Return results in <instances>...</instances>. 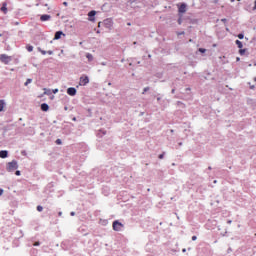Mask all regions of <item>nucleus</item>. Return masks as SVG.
Instances as JSON below:
<instances>
[{"label": "nucleus", "mask_w": 256, "mask_h": 256, "mask_svg": "<svg viewBox=\"0 0 256 256\" xmlns=\"http://www.w3.org/2000/svg\"><path fill=\"white\" fill-rule=\"evenodd\" d=\"M27 51H29V53H31V51H33V46H27Z\"/></svg>", "instance_id": "nucleus-19"}, {"label": "nucleus", "mask_w": 256, "mask_h": 256, "mask_svg": "<svg viewBox=\"0 0 256 256\" xmlns=\"http://www.w3.org/2000/svg\"><path fill=\"white\" fill-rule=\"evenodd\" d=\"M52 93H54V94H56V93H59V89H54V90H52Z\"/></svg>", "instance_id": "nucleus-24"}, {"label": "nucleus", "mask_w": 256, "mask_h": 256, "mask_svg": "<svg viewBox=\"0 0 256 256\" xmlns=\"http://www.w3.org/2000/svg\"><path fill=\"white\" fill-rule=\"evenodd\" d=\"M89 83V77L88 76H82L80 77L79 85L85 86Z\"/></svg>", "instance_id": "nucleus-4"}, {"label": "nucleus", "mask_w": 256, "mask_h": 256, "mask_svg": "<svg viewBox=\"0 0 256 256\" xmlns=\"http://www.w3.org/2000/svg\"><path fill=\"white\" fill-rule=\"evenodd\" d=\"M37 211L41 213V211H43V206H37Z\"/></svg>", "instance_id": "nucleus-20"}, {"label": "nucleus", "mask_w": 256, "mask_h": 256, "mask_svg": "<svg viewBox=\"0 0 256 256\" xmlns=\"http://www.w3.org/2000/svg\"><path fill=\"white\" fill-rule=\"evenodd\" d=\"M250 89H255V86H251Z\"/></svg>", "instance_id": "nucleus-36"}, {"label": "nucleus", "mask_w": 256, "mask_h": 256, "mask_svg": "<svg viewBox=\"0 0 256 256\" xmlns=\"http://www.w3.org/2000/svg\"><path fill=\"white\" fill-rule=\"evenodd\" d=\"M254 81H256V77L254 78Z\"/></svg>", "instance_id": "nucleus-42"}, {"label": "nucleus", "mask_w": 256, "mask_h": 256, "mask_svg": "<svg viewBox=\"0 0 256 256\" xmlns=\"http://www.w3.org/2000/svg\"><path fill=\"white\" fill-rule=\"evenodd\" d=\"M59 215H62V213H61V212H59Z\"/></svg>", "instance_id": "nucleus-41"}, {"label": "nucleus", "mask_w": 256, "mask_h": 256, "mask_svg": "<svg viewBox=\"0 0 256 256\" xmlns=\"http://www.w3.org/2000/svg\"><path fill=\"white\" fill-rule=\"evenodd\" d=\"M192 241H197V236H192Z\"/></svg>", "instance_id": "nucleus-31"}, {"label": "nucleus", "mask_w": 256, "mask_h": 256, "mask_svg": "<svg viewBox=\"0 0 256 256\" xmlns=\"http://www.w3.org/2000/svg\"><path fill=\"white\" fill-rule=\"evenodd\" d=\"M48 55H53V51H48Z\"/></svg>", "instance_id": "nucleus-32"}, {"label": "nucleus", "mask_w": 256, "mask_h": 256, "mask_svg": "<svg viewBox=\"0 0 256 256\" xmlns=\"http://www.w3.org/2000/svg\"><path fill=\"white\" fill-rule=\"evenodd\" d=\"M62 36L65 37V33H63V31H57V32L55 33L54 40L57 41V40H59Z\"/></svg>", "instance_id": "nucleus-8"}, {"label": "nucleus", "mask_w": 256, "mask_h": 256, "mask_svg": "<svg viewBox=\"0 0 256 256\" xmlns=\"http://www.w3.org/2000/svg\"><path fill=\"white\" fill-rule=\"evenodd\" d=\"M61 143H62V142H61V139H57V140H56V144H57V145H61Z\"/></svg>", "instance_id": "nucleus-25"}, {"label": "nucleus", "mask_w": 256, "mask_h": 256, "mask_svg": "<svg viewBox=\"0 0 256 256\" xmlns=\"http://www.w3.org/2000/svg\"><path fill=\"white\" fill-rule=\"evenodd\" d=\"M231 1V3H235V0H230Z\"/></svg>", "instance_id": "nucleus-37"}, {"label": "nucleus", "mask_w": 256, "mask_h": 256, "mask_svg": "<svg viewBox=\"0 0 256 256\" xmlns=\"http://www.w3.org/2000/svg\"><path fill=\"white\" fill-rule=\"evenodd\" d=\"M218 0H214V3H217Z\"/></svg>", "instance_id": "nucleus-39"}, {"label": "nucleus", "mask_w": 256, "mask_h": 256, "mask_svg": "<svg viewBox=\"0 0 256 256\" xmlns=\"http://www.w3.org/2000/svg\"><path fill=\"white\" fill-rule=\"evenodd\" d=\"M236 45H237L238 49H243V42L236 40Z\"/></svg>", "instance_id": "nucleus-12"}, {"label": "nucleus", "mask_w": 256, "mask_h": 256, "mask_svg": "<svg viewBox=\"0 0 256 256\" xmlns=\"http://www.w3.org/2000/svg\"><path fill=\"white\" fill-rule=\"evenodd\" d=\"M112 227L114 231H123V223L119 222L118 220H115L112 224Z\"/></svg>", "instance_id": "nucleus-1"}, {"label": "nucleus", "mask_w": 256, "mask_h": 256, "mask_svg": "<svg viewBox=\"0 0 256 256\" xmlns=\"http://www.w3.org/2000/svg\"><path fill=\"white\" fill-rule=\"evenodd\" d=\"M40 243L39 242H35L34 243V247H39Z\"/></svg>", "instance_id": "nucleus-30"}, {"label": "nucleus", "mask_w": 256, "mask_h": 256, "mask_svg": "<svg viewBox=\"0 0 256 256\" xmlns=\"http://www.w3.org/2000/svg\"><path fill=\"white\" fill-rule=\"evenodd\" d=\"M178 13H187V4L182 3L178 6Z\"/></svg>", "instance_id": "nucleus-5"}, {"label": "nucleus", "mask_w": 256, "mask_h": 256, "mask_svg": "<svg viewBox=\"0 0 256 256\" xmlns=\"http://www.w3.org/2000/svg\"><path fill=\"white\" fill-rule=\"evenodd\" d=\"M95 15H97V12L95 10H92L88 13L89 21H95Z\"/></svg>", "instance_id": "nucleus-7"}, {"label": "nucleus", "mask_w": 256, "mask_h": 256, "mask_svg": "<svg viewBox=\"0 0 256 256\" xmlns=\"http://www.w3.org/2000/svg\"><path fill=\"white\" fill-rule=\"evenodd\" d=\"M0 61L4 63L5 65H9L11 63V57L7 54H1L0 55Z\"/></svg>", "instance_id": "nucleus-3"}, {"label": "nucleus", "mask_w": 256, "mask_h": 256, "mask_svg": "<svg viewBox=\"0 0 256 256\" xmlns=\"http://www.w3.org/2000/svg\"><path fill=\"white\" fill-rule=\"evenodd\" d=\"M0 195H3V189H0Z\"/></svg>", "instance_id": "nucleus-34"}, {"label": "nucleus", "mask_w": 256, "mask_h": 256, "mask_svg": "<svg viewBox=\"0 0 256 256\" xmlns=\"http://www.w3.org/2000/svg\"><path fill=\"white\" fill-rule=\"evenodd\" d=\"M245 35L243 34H238V39H244Z\"/></svg>", "instance_id": "nucleus-21"}, {"label": "nucleus", "mask_w": 256, "mask_h": 256, "mask_svg": "<svg viewBox=\"0 0 256 256\" xmlns=\"http://www.w3.org/2000/svg\"><path fill=\"white\" fill-rule=\"evenodd\" d=\"M71 215H72V216L75 215V212H71Z\"/></svg>", "instance_id": "nucleus-38"}, {"label": "nucleus", "mask_w": 256, "mask_h": 256, "mask_svg": "<svg viewBox=\"0 0 256 256\" xmlns=\"http://www.w3.org/2000/svg\"><path fill=\"white\" fill-rule=\"evenodd\" d=\"M44 95H51V89L44 88Z\"/></svg>", "instance_id": "nucleus-14"}, {"label": "nucleus", "mask_w": 256, "mask_h": 256, "mask_svg": "<svg viewBox=\"0 0 256 256\" xmlns=\"http://www.w3.org/2000/svg\"><path fill=\"white\" fill-rule=\"evenodd\" d=\"M254 9H256V0H255V2H254Z\"/></svg>", "instance_id": "nucleus-35"}, {"label": "nucleus", "mask_w": 256, "mask_h": 256, "mask_svg": "<svg viewBox=\"0 0 256 256\" xmlns=\"http://www.w3.org/2000/svg\"><path fill=\"white\" fill-rule=\"evenodd\" d=\"M181 23H183V19H181V17L178 19V25H181Z\"/></svg>", "instance_id": "nucleus-22"}, {"label": "nucleus", "mask_w": 256, "mask_h": 256, "mask_svg": "<svg viewBox=\"0 0 256 256\" xmlns=\"http://www.w3.org/2000/svg\"><path fill=\"white\" fill-rule=\"evenodd\" d=\"M42 55H47V51L41 50Z\"/></svg>", "instance_id": "nucleus-29"}, {"label": "nucleus", "mask_w": 256, "mask_h": 256, "mask_svg": "<svg viewBox=\"0 0 256 256\" xmlns=\"http://www.w3.org/2000/svg\"><path fill=\"white\" fill-rule=\"evenodd\" d=\"M51 19V15L44 14L40 17V21H49Z\"/></svg>", "instance_id": "nucleus-10"}, {"label": "nucleus", "mask_w": 256, "mask_h": 256, "mask_svg": "<svg viewBox=\"0 0 256 256\" xmlns=\"http://www.w3.org/2000/svg\"><path fill=\"white\" fill-rule=\"evenodd\" d=\"M67 93L70 95V97H75V95H77V89L70 87L67 89Z\"/></svg>", "instance_id": "nucleus-6"}, {"label": "nucleus", "mask_w": 256, "mask_h": 256, "mask_svg": "<svg viewBox=\"0 0 256 256\" xmlns=\"http://www.w3.org/2000/svg\"><path fill=\"white\" fill-rule=\"evenodd\" d=\"M42 111H49V105L47 103L41 104Z\"/></svg>", "instance_id": "nucleus-11"}, {"label": "nucleus", "mask_w": 256, "mask_h": 256, "mask_svg": "<svg viewBox=\"0 0 256 256\" xmlns=\"http://www.w3.org/2000/svg\"><path fill=\"white\" fill-rule=\"evenodd\" d=\"M199 51L200 53H205L206 50L204 48H200Z\"/></svg>", "instance_id": "nucleus-28"}, {"label": "nucleus", "mask_w": 256, "mask_h": 256, "mask_svg": "<svg viewBox=\"0 0 256 256\" xmlns=\"http://www.w3.org/2000/svg\"><path fill=\"white\" fill-rule=\"evenodd\" d=\"M9 155V152L7 150H1L0 151V158L1 159H6V157Z\"/></svg>", "instance_id": "nucleus-9"}, {"label": "nucleus", "mask_w": 256, "mask_h": 256, "mask_svg": "<svg viewBox=\"0 0 256 256\" xmlns=\"http://www.w3.org/2000/svg\"><path fill=\"white\" fill-rule=\"evenodd\" d=\"M3 109H5V101L0 100V112L3 111Z\"/></svg>", "instance_id": "nucleus-13"}, {"label": "nucleus", "mask_w": 256, "mask_h": 256, "mask_svg": "<svg viewBox=\"0 0 256 256\" xmlns=\"http://www.w3.org/2000/svg\"><path fill=\"white\" fill-rule=\"evenodd\" d=\"M163 157H165V154L163 153V154H160L159 156H158V159H163Z\"/></svg>", "instance_id": "nucleus-26"}, {"label": "nucleus", "mask_w": 256, "mask_h": 256, "mask_svg": "<svg viewBox=\"0 0 256 256\" xmlns=\"http://www.w3.org/2000/svg\"><path fill=\"white\" fill-rule=\"evenodd\" d=\"M239 54H240V55H245V49H241V48H240Z\"/></svg>", "instance_id": "nucleus-18"}, {"label": "nucleus", "mask_w": 256, "mask_h": 256, "mask_svg": "<svg viewBox=\"0 0 256 256\" xmlns=\"http://www.w3.org/2000/svg\"><path fill=\"white\" fill-rule=\"evenodd\" d=\"M1 11H3V13H7V5L3 4V6L1 7Z\"/></svg>", "instance_id": "nucleus-15"}, {"label": "nucleus", "mask_w": 256, "mask_h": 256, "mask_svg": "<svg viewBox=\"0 0 256 256\" xmlns=\"http://www.w3.org/2000/svg\"><path fill=\"white\" fill-rule=\"evenodd\" d=\"M19 168V165H17V161L13 160L12 162H9L7 165V171H15Z\"/></svg>", "instance_id": "nucleus-2"}, {"label": "nucleus", "mask_w": 256, "mask_h": 256, "mask_svg": "<svg viewBox=\"0 0 256 256\" xmlns=\"http://www.w3.org/2000/svg\"><path fill=\"white\" fill-rule=\"evenodd\" d=\"M33 82V80L31 79V78H28L27 80H26V82H25V87H27V85H29V83H32Z\"/></svg>", "instance_id": "nucleus-16"}, {"label": "nucleus", "mask_w": 256, "mask_h": 256, "mask_svg": "<svg viewBox=\"0 0 256 256\" xmlns=\"http://www.w3.org/2000/svg\"><path fill=\"white\" fill-rule=\"evenodd\" d=\"M63 5H64L65 7H67L68 3H67V2H63Z\"/></svg>", "instance_id": "nucleus-33"}, {"label": "nucleus", "mask_w": 256, "mask_h": 256, "mask_svg": "<svg viewBox=\"0 0 256 256\" xmlns=\"http://www.w3.org/2000/svg\"><path fill=\"white\" fill-rule=\"evenodd\" d=\"M86 57H87L88 61H93V55L87 54Z\"/></svg>", "instance_id": "nucleus-17"}, {"label": "nucleus", "mask_w": 256, "mask_h": 256, "mask_svg": "<svg viewBox=\"0 0 256 256\" xmlns=\"http://www.w3.org/2000/svg\"><path fill=\"white\" fill-rule=\"evenodd\" d=\"M147 91H149V87L144 88L143 95H144V93H147Z\"/></svg>", "instance_id": "nucleus-23"}, {"label": "nucleus", "mask_w": 256, "mask_h": 256, "mask_svg": "<svg viewBox=\"0 0 256 256\" xmlns=\"http://www.w3.org/2000/svg\"><path fill=\"white\" fill-rule=\"evenodd\" d=\"M15 175H17V176L19 177V175H21V171L17 170V171L15 172Z\"/></svg>", "instance_id": "nucleus-27"}, {"label": "nucleus", "mask_w": 256, "mask_h": 256, "mask_svg": "<svg viewBox=\"0 0 256 256\" xmlns=\"http://www.w3.org/2000/svg\"><path fill=\"white\" fill-rule=\"evenodd\" d=\"M0 37H3V34H0Z\"/></svg>", "instance_id": "nucleus-40"}]
</instances>
